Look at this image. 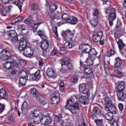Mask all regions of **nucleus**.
Segmentation results:
<instances>
[{
	"label": "nucleus",
	"instance_id": "obj_1",
	"mask_svg": "<svg viewBox=\"0 0 126 126\" xmlns=\"http://www.w3.org/2000/svg\"><path fill=\"white\" fill-rule=\"evenodd\" d=\"M78 53L80 57L83 56V54H89L88 58L86 60L87 65L91 66L93 65V62L95 61L98 56V52L94 48L91 49V46L89 44H82L79 47Z\"/></svg>",
	"mask_w": 126,
	"mask_h": 126
},
{
	"label": "nucleus",
	"instance_id": "obj_2",
	"mask_svg": "<svg viewBox=\"0 0 126 126\" xmlns=\"http://www.w3.org/2000/svg\"><path fill=\"white\" fill-rule=\"evenodd\" d=\"M92 120H94L96 126H106V123L103 119H98V117L102 115V112L98 106H94L91 113Z\"/></svg>",
	"mask_w": 126,
	"mask_h": 126
},
{
	"label": "nucleus",
	"instance_id": "obj_3",
	"mask_svg": "<svg viewBox=\"0 0 126 126\" xmlns=\"http://www.w3.org/2000/svg\"><path fill=\"white\" fill-rule=\"evenodd\" d=\"M62 19L63 21H61L58 23V26H61L63 24H69L71 25H75L78 22V19L76 17H73L69 14L64 13L62 16Z\"/></svg>",
	"mask_w": 126,
	"mask_h": 126
},
{
	"label": "nucleus",
	"instance_id": "obj_4",
	"mask_svg": "<svg viewBox=\"0 0 126 126\" xmlns=\"http://www.w3.org/2000/svg\"><path fill=\"white\" fill-rule=\"evenodd\" d=\"M106 14H109L108 22L110 26L112 27L114 25V21L117 19V13H116V9L115 8L110 7L108 8H105Z\"/></svg>",
	"mask_w": 126,
	"mask_h": 126
},
{
	"label": "nucleus",
	"instance_id": "obj_5",
	"mask_svg": "<svg viewBox=\"0 0 126 126\" xmlns=\"http://www.w3.org/2000/svg\"><path fill=\"white\" fill-rule=\"evenodd\" d=\"M65 108L69 110L72 114L75 115L77 113L76 110L79 109V104L78 103H75L74 99L71 98L66 101Z\"/></svg>",
	"mask_w": 126,
	"mask_h": 126
},
{
	"label": "nucleus",
	"instance_id": "obj_6",
	"mask_svg": "<svg viewBox=\"0 0 126 126\" xmlns=\"http://www.w3.org/2000/svg\"><path fill=\"white\" fill-rule=\"evenodd\" d=\"M80 65L81 66V69L83 71L84 74H86V75H91L90 78H93L94 77V75H93V70L91 68V66L84 64L81 62H80Z\"/></svg>",
	"mask_w": 126,
	"mask_h": 126
},
{
	"label": "nucleus",
	"instance_id": "obj_7",
	"mask_svg": "<svg viewBox=\"0 0 126 126\" xmlns=\"http://www.w3.org/2000/svg\"><path fill=\"white\" fill-rule=\"evenodd\" d=\"M61 35L63 37L64 41H72L74 37V32L67 30L65 31H63Z\"/></svg>",
	"mask_w": 126,
	"mask_h": 126
},
{
	"label": "nucleus",
	"instance_id": "obj_8",
	"mask_svg": "<svg viewBox=\"0 0 126 126\" xmlns=\"http://www.w3.org/2000/svg\"><path fill=\"white\" fill-rule=\"evenodd\" d=\"M103 32H99L94 34L93 35V40L94 42H95V43L99 42V44L101 45V46L104 45L105 42H104V38H103Z\"/></svg>",
	"mask_w": 126,
	"mask_h": 126
},
{
	"label": "nucleus",
	"instance_id": "obj_9",
	"mask_svg": "<svg viewBox=\"0 0 126 126\" xmlns=\"http://www.w3.org/2000/svg\"><path fill=\"white\" fill-rule=\"evenodd\" d=\"M81 96H80L78 98V101L81 104H83V105H88L89 104V102H90V99H89V97H90V92H88L86 94H83Z\"/></svg>",
	"mask_w": 126,
	"mask_h": 126
},
{
	"label": "nucleus",
	"instance_id": "obj_10",
	"mask_svg": "<svg viewBox=\"0 0 126 126\" xmlns=\"http://www.w3.org/2000/svg\"><path fill=\"white\" fill-rule=\"evenodd\" d=\"M23 51H24L23 55L24 57H26V58H32V57L34 56L35 48L30 46L25 48Z\"/></svg>",
	"mask_w": 126,
	"mask_h": 126
},
{
	"label": "nucleus",
	"instance_id": "obj_11",
	"mask_svg": "<svg viewBox=\"0 0 126 126\" xmlns=\"http://www.w3.org/2000/svg\"><path fill=\"white\" fill-rule=\"evenodd\" d=\"M0 58L2 61H8L11 58L10 51L3 49L0 53Z\"/></svg>",
	"mask_w": 126,
	"mask_h": 126
},
{
	"label": "nucleus",
	"instance_id": "obj_12",
	"mask_svg": "<svg viewBox=\"0 0 126 126\" xmlns=\"http://www.w3.org/2000/svg\"><path fill=\"white\" fill-rule=\"evenodd\" d=\"M54 95L52 96L51 99L50 103L54 107H56L60 103L61 98H60V94L58 92H54Z\"/></svg>",
	"mask_w": 126,
	"mask_h": 126
},
{
	"label": "nucleus",
	"instance_id": "obj_13",
	"mask_svg": "<svg viewBox=\"0 0 126 126\" xmlns=\"http://www.w3.org/2000/svg\"><path fill=\"white\" fill-rule=\"evenodd\" d=\"M41 77V71L37 70L35 73L30 75V80L31 81H39Z\"/></svg>",
	"mask_w": 126,
	"mask_h": 126
},
{
	"label": "nucleus",
	"instance_id": "obj_14",
	"mask_svg": "<svg viewBox=\"0 0 126 126\" xmlns=\"http://www.w3.org/2000/svg\"><path fill=\"white\" fill-rule=\"evenodd\" d=\"M16 66V61H13L12 62H6L3 64V67L6 69L9 70L12 69Z\"/></svg>",
	"mask_w": 126,
	"mask_h": 126
},
{
	"label": "nucleus",
	"instance_id": "obj_15",
	"mask_svg": "<svg viewBox=\"0 0 126 126\" xmlns=\"http://www.w3.org/2000/svg\"><path fill=\"white\" fill-rule=\"evenodd\" d=\"M40 123L44 125H50L52 123V118L49 115L43 116L40 119Z\"/></svg>",
	"mask_w": 126,
	"mask_h": 126
},
{
	"label": "nucleus",
	"instance_id": "obj_16",
	"mask_svg": "<svg viewBox=\"0 0 126 126\" xmlns=\"http://www.w3.org/2000/svg\"><path fill=\"white\" fill-rule=\"evenodd\" d=\"M102 115L107 121H112L114 119V113L112 112L103 111Z\"/></svg>",
	"mask_w": 126,
	"mask_h": 126
},
{
	"label": "nucleus",
	"instance_id": "obj_17",
	"mask_svg": "<svg viewBox=\"0 0 126 126\" xmlns=\"http://www.w3.org/2000/svg\"><path fill=\"white\" fill-rule=\"evenodd\" d=\"M38 46L41 49V50H48L49 46H50V41L49 40H46V41H41L38 43Z\"/></svg>",
	"mask_w": 126,
	"mask_h": 126
},
{
	"label": "nucleus",
	"instance_id": "obj_18",
	"mask_svg": "<svg viewBox=\"0 0 126 126\" xmlns=\"http://www.w3.org/2000/svg\"><path fill=\"white\" fill-rule=\"evenodd\" d=\"M28 47H27V40L24 39L20 41V46L18 48L20 53H21V52H23V50L26 49V48Z\"/></svg>",
	"mask_w": 126,
	"mask_h": 126
},
{
	"label": "nucleus",
	"instance_id": "obj_19",
	"mask_svg": "<svg viewBox=\"0 0 126 126\" xmlns=\"http://www.w3.org/2000/svg\"><path fill=\"white\" fill-rule=\"evenodd\" d=\"M118 101L124 102L126 100V94L125 92H116Z\"/></svg>",
	"mask_w": 126,
	"mask_h": 126
},
{
	"label": "nucleus",
	"instance_id": "obj_20",
	"mask_svg": "<svg viewBox=\"0 0 126 126\" xmlns=\"http://www.w3.org/2000/svg\"><path fill=\"white\" fill-rule=\"evenodd\" d=\"M30 72L29 70H22L20 71H18V75L20 77H23V78H27L28 79V76H29V74Z\"/></svg>",
	"mask_w": 126,
	"mask_h": 126
},
{
	"label": "nucleus",
	"instance_id": "obj_21",
	"mask_svg": "<svg viewBox=\"0 0 126 126\" xmlns=\"http://www.w3.org/2000/svg\"><path fill=\"white\" fill-rule=\"evenodd\" d=\"M34 98L36 99V100H37L40 104H42V105H45V97L44 96L41 95L40 93L37 94L35 96Z\"/></svg>",
	"mask_w": 126,
	"mask_h": 126
},
{
	"label": "nucleus",
	"instance_id": "obj_22",
	"mask_svg": "<svg viewBox=\"0 0 126 126\" xmlns=\"http://www.w3.org/2000/svg\"><path fill=\"white\" fill-rule=\"evenodd\" d=\"M46 73L49 77H55V75H56L55 70L52 67H48L46 70Z\"/></svg>",
	"mask_w": 126,
	"mask_h": 126
},
{
	"label": "nucleus",
	"instance_id": "obj_23",
	"mask_svg": "<svg viewBox=\"0 0 126 126\" xmlns=\"http://www.w3.org/2000/svg\"><path fill=\"white\" fill-rule=\"evenodd\" d=\"M125 88H126V83L124 82H120L117 86L116 92H124Z\"/></svg>",
	"mask_w": 126,
	"mask_h": 126
},
{
	"label": "nucleus",
	"instance_id": "obj_24",
	"mask_svg": "<svg viewBox=\"0 0 126 126\" xmlns=\"http://www.w3.org/2000/svg\"><path fill=\"white\" fill-rule=\"evenodd\" d=\"M10 10H11V6H6L1 10L2 15L6 16L10 12Z\"/></svg>",
	"mask_w": 126,
	"mask_h": 126
},
{
	"label": "nucleus",
	"instance_id": "obj_25",
	"mask_svg": "<svg viewBox=\"0 0 126 126\" xmlns=\"http://www.w3.org/2000/svg\"><path fill=\"white\" fill-rule=\"evenodd\" d=\"M79 91L81 92H82L83 94L90 92L89 90H86V84H81L79 86Z\"/></svg>",
	"mask_w": 126,
	"mask_h": 126
},
{
	"label": "nucleus",
	"instance_id": "obj_26",
	"mask_svg": "<svg viewBox=\"0 0 126 126\" xmlns=\"http://www.w3.org/2000/svg\"><path fill=\"white\" fill-rule=\"evenodd\" d=\"M121 66H122V59L120 57H117L115 60L114 67L118 68Z\"/></svg>",
	"mask_w": 126,
	"mask_h": 126
},
{
	"label": "nucleus",
	"instance_id": "obj_27",
	"mask_svg": "<svg viewBox=\"0 0 126 126\" xmlns=\"http://www.w3.org/2000/svg\"><path fill=\"white\" fill-rule=\"evenodd\" d=\"M34 22H35L31 16H29L28 18L25 20V23L27 25H29V26H32V25L34 24Z\"/></svg>",
	"mask_w": 126,
	"mask_h": 126
},
{
	"label": "nucleus",
	"instance_id": "obj_28",
	"mask_svg": "<svg viewBox=\"0 0 126 126\" xmlns=\"http://www.w3.org/2000/svg\"><path fill=\"white\" fill-rule=\"evenodd\" d=\"M27 78L20 77L18 82L19 87H22V86H25L26 85V82H27Z\"/></svg>",
	"mask_w": 126,
	"mask_h": 126
},
{
	"label": "nucleus",
	"instance_id": "obj_29",
	"mask_svg": "<svg viewBox=\"0 0 126 126\" xmlns=\"http://www.w3.org/2000/svg\"><path fill=\"white\" fill-rule=\"evenodd\" d=\"M17 65H20L22 67H24L26 65V61L23 59H17Z\"/></svg>",
	"mask_w": 126,
	"mask_h": 126
},
{
	"label": "nucleus",
	"instance_id": "obj_30",
	"mask_svg": "<svg viewBox=\"0 0 126 126\" xmlns=\"http://www.w3.org/2000/svg\"><path fill=\"white\" fill-rule=\"evenodd\" d=\"M60 62L61 63L62 66H63V65H66L68 63H70V60L69 58L66 57L62 58L60 60Z\"/></svg>",
	"mask_w": 126,
	"mask_h": 126
},
{
	"label": "nucleus",
	"instance_id": "obj_31",
	"mask_svg": "<svg viewBox=\"0 0 126 126\" xmlns=\"http://www.w3.org/2000/svg\"><path fill=\"white\" fill-rule=\"evenodd\" d=\"M117 45H118V47L120 52H122V49H124L125 47H126L125 43H124L123 40L121 39H119L118 41L117 42Z\"/></svg>",
	"mask_w": 126,
	"mask_h": 126
},
{
	"label": "nucleus",
	"instance_id": "obj_32",
	"mask_svg": "<svg viewBox=\"0 0 126 126\" xmlns=\"http://www.w3.org/2000/svg\"><path fill=\"white\" fill-rule=\"evenodd\" d=\"M8 95L7 92L3 89H0V98H5Z\"/></svg>",
	"mask_w": 126,
	"mask_h": 126
},
{
	"label": "nucleus",
	"instance_id": "obj_33",
	"mask_svg": "<svg viewBox=\"0 0 126 126\" xmlns=\"http://www.w3.org/2000/svg\"><path fill=\"white\" fill-rule=\"evenodd\" d=\"M93 16L94 17V18H96L97 20L100 19L101 17L99 16V11L98 9L95 8L93 13Z\"/></svg>",
	"mask_w": 126,
	"mask_h": 126
},
{
	"label": "nucleus",
	"instance_id": "obj_34",
	"mask_svg": "<svg viewBox=\"0 0 126 126\" xmlns=\"http://www.w3.org/2000/svg\"><path fill=\"white\" fill-rule=\"evenodd\" d=\"M55 123H58L59 125L61 126H63L64 122L62 120V118L59 116H56L54 119Z\"/></svg>",
	"mask_w": 126,
	"mask_h": 126
},
{
	"label": "nucleus",
	"instance_id": "obj_35",
	"mask_svg": "<svg viewBox=\"0 0 126 126\" xmlns=\"http://www.w3.org/2000/svg\"><path fill=\"white\" fill-rule=\"evenodd\" d=\"M90 23L92 26V27H96L98 24V21H97V19L96 18H94L92 20H90Z\"/></svg>",
	"mask_w": 126,
	"mask_h": 126
},
{
	"label": "nucleus",
	"instance_id": "obj_36",
	"mask_svg": "<svg viewBox=\"0 0 126 126\" xmlns=\"http://www.w3.org/2000/svg\"><path fill=\"white\" fill-rule=\"evenodd\" d=\"M109 112L110 113H112L113 114L117 113V109L116 108V106L114 104H110L109 105Z\"/></svg>",
	"mask_w": 126,
	"mask_h": 126
},
{
	"label": "nucleus",
	"instance_id": "obj_37",
	"mask_svg": "<svg viewBox=\"0 0 126 126\" xmlns=\"http://www.w3.org/2000/svg\"><path fill=\"white\" fill-rule=\"evenodd\" d=\"M42 32V31H38V35L41 38V39L43 40V41H49L48 40V37H47V35H46V34L44 33H40V32Z\"/></svg>",
	"mask_w": 126,
	"mask_h": 126
},
{
	"label": "nucleus",
	"instance_id": "obj_38",
	"mask_svg": "<svg viewBox=\"0 0 126 126\" xmlns=\"http://www.w3.org/2000/svg\"><path fill=\"white\" fill-rule=\"evenodd\" d=\"M40 115H41V110L39 109L35 110L32 113V116L33 117H34V118L39 117Z\"/></svg>",
	"mask_w": 126,
	"mask_h": 126
},
{
	"label": "nucleus",
	"instance_id": "obj_39",
	"mask_svg": "<svg viewBox=\"0 0 126 126\" xmlns=\"http://www.w3.org/2000/svg\"><path fill=\"white\" fill-rule=\"evenodd\" d=\"M39 9V6L37 3H32L31 5V11H36Z\"/></svg>",
	"mask_w": 126,
	"mask_h": 126
},
{
	"label": "nucleus",
	"instance_id": "obj_40",
	"mask_svg": "<svg viewBox=\"0 0 126 126\" xmlns=\"http://www.w3.org/2000/svg\"><path fill=\"white\" fill-rule=\"evenodd\" d=\"M17 30L19 32H22V31H24V30H26V26L24 25H18Z\"/></svg>",
	"mask_w": 126,
	"mask_h": 126
},
{
	"label": "nucleus",
	"instance_id": "obj_41",
	"mask_svg": "<svg viewBox=\"0 0 126 126\" xmlns=\"http://www.w3.org/2000/svg\"><path fill=\"white\" fill-rule=\"evenodd\" d=\"M19 2L21 3H18L16 4L17 6H18V8L20 9V12L22 11V5H23V2L25 1V0H18Z\"/></svg>",
	"mask_w": 126,
	"mask_h": 126
},
{
	"label": "nucleus",
	"instance_id": "obj_42",
	"mask_svg": "<svg viewBox=\"0 0 126 126\" xmlns=\"http://www.w3.org/2000/svg\"><path fill=\"white\" fill-rule=\"evenodd\" d=\"M49 9L50 11H56V9H58V5L55 3H52L49 6Z\"/></svg>",
	"mask_w": 126,
	"mask_h": 126
},
{
	"label": "nucleus",
	"instance_id": "obj_43",
	"mask_svg": "<svg viewBox=\"0 0 126 126\" xmlns=\"http://www.w3.org/2000/svg\"><path fill=\"white\" fill-rule=\"evenodd\" d=\"M16 39L17 42H19H19L21 41L24 40V35L21 33L19 34V35L16 34Z\"/></svg>",
	"mask_w": 126,
	"mask_h": 126
},
{
	"label": "nucleus",
	"instance_id": "obj_44",
	"mask_svg": "<svg viewBox=\"0 0 126 126\" xmlns=\"http://www.w3.org/2000/svg\"><path fill=\"white\" fill-rule=\"evenodd\" d=\"M116 54V51L113 49H111L110 51H107L106 53V56L110 58L111 57H113L114 55Z\"/></svg>",
	"mask_w": 126,
	"mask_h": 126
},
{
	"label": "nucleus",
	"instance_id": "obj_45",
	"mask_svg": "<svg viewBox=\"0 0 126 126\" xmlns=\"http://www.w3.org/2000/svg\"><path fill=\"white\" fill-rule=\"evenodd\" d=\"M51 55L54 57H59V51L58 50L56 49L55 48H54L52 51H51Z\"/></svg>",
	"mask_w": 126,
	"mask_h": 126
},
{
	"label": "nucleus",
	"instance_id": "obj_46",
	"mask_svg": "<svg viewBox=\"0 0 126 126\" xmlns=\"http://www.w3.org/2000/svg\"><path fill=\"white\" fill-rule=\"evenodd\" d=\"M70 42V41H67L64 44V46L66 49H70L72 47V44Z\"/></svg>",
	"mask_w": 126,
	"mask_h": 126
},
{
	"label": "nucleus",
	"instance_id": "obj_47",
	"mask_svg": "<svg viewBox=\"0 0 126 126\" xmlns=\"http://www.w3.org/2000/svg\"><path fill=\"white\" fill-rule=\"evenodd\" d=\"M48 16L50 18H55L56 19V17H57V15L55 13L54 11H51L48 13Z\"/></svg>",
	"mask_w": 126,
	"mask_h": 126
},
{
	"label": "nucleus",
	"instance_id": "obj_48",
	"mask_svg": "<svg viewBox=\"0 0 126 126\" xmlns=\"http://www.w3.org/2000/svg\"><path fill=\"white\" fill-rule=\"evenodd\" d=\"M31 94H32L33 96H34V97L36 94L39 93L38 92V91H37V89H36V88H32L31 89Z\"/></svg>",
	"mask_w": 126,
	"mask_h": 126
},
{
	"label": "nucleus",
	"instance_id": "obj_49",
	"mask_svg": "<svg viewBox=\"0 0 126 126\" xmlns=\"http://www.w3.org/2000/svg\"><path fill=\"white\" fill-rule=\"evenodd\" d=\"M41 24H42V23H34L32 26H31V27L33 28V29H34V30H37V29H38V27H39V26L41 25Z\"/></svg>",
	"mask_w": 126,
	"mask_h": 126
},
{
	"label": "nucleus",
	"instance_id": "obj_50",
	"mask_svg": "<svg viewBox=\"0 0 126 126\" xmlns=\"http://www.w3.org/2000/svg\"><path fill=\"white\" fill-rule=\"evenodd\" d=\"M28 106V104H27V101L25 100L22 105V107H21L22 111H23V110H26V109H27Z\"/></svg>",
	"mask_w": 126,
	"mask_h": 126
},
{
	"label": "nucleus",
	"instance_id": "obj_51",
	"mask_svg": "<svg viewBox=\"0 0 126 126\" xmlns=\"http://www.w3.org/2000/svg\"><path fill=\"white\" fill-rule=\"evenodd\" d=\"M60 52L61 55L66 54V49L64 47H60Z\"/></svg>",
	"mask_w": 126,
	"mask_h": 126
},
{
	"label": "nucleus",
	"instance_id": "obj_52",
	"mask_svg": "<svg viewBox=\"0 0 126 126\" xmlns=\"http://www.w3.org/2000/svg\"><path fill=\"white\" fill-rule=\"evenodd\" d=\"M11 37L12 38L11 41L13 43V45H15L16 44V35H15L14 34H12Z\"/></svg>",
	"mask_w": 126,
	"mask_h": 126
},
{
	"label": "nucleus",
	"instance_id": "obj_53",
	"mask_svg": "<svg viewBox=\"0 0 126 126\" xmlns=\"http://www.w3.org/2000/svg\"><path fill=\"white\" fill-rule=\"evenodd\" d=\"M70 81L71 83H76L78 81V78L77 77L70 78Z\"/></svg>",
	"mask_w": 126,
	"mask_h": 126
},
{
	"label": "nucleus",
	"instance_id": "obj_54",
	"mask_svg": "<svg viewBox=\"0 0 126 126\" xmlns=\"http://www.w3.org/2000/svg\"><path fill=\"white\" fill-rule=\"evenodd\" d=\"M43 55L44 58H48L50 55V52L47 51V50H43Z\"/></svg>",
	"mask_w": 126,
	"mask_h": 126
},
{
	"label": "nucleus",
	"instance_id": "obj_55",
	"mask_svg": "<svg viewBox=\"0 0 126 126\" xmlns=\"http://www.w3.org/2000/svg\"><path fill=\"white\" fill-rule=\"evenodd\" d=\"M33 123L38 125V124H40L41 123V118L40 117H36L33 120Z\"/></svg>",
	"mask_w": 126,
	"mask_h": 126
},
{
	"label": "nucleus",
	"instance_id": "obj_56",
	"mask_svg": "<svg viewBox=\"0 0 126 126\" xmlns=\"http://www.w3.org/2000/svg\"><path fill=\"white\" fill-rule=\"evenodd\" d=\"M5 109V105L0 103V114H1Z\"/></svg>",
	"mask_w": 126,
	"mask_h": 126
},
{
	"label": "nucleus",
	"instance_id": "obj_57",
	"mask_svg": "<svg viewBox=\"0 0 126 126\" xmlns=\"http://www.w3.org/2000/svg\"><path fill=\"white\" fill-rule=\"evenodd\" d=\"M103 65L104 66V71L106 73H109V72H110V69H109V67L106 66V63H105V62L103 63Z\"/></svg>",
	"mask_w": 126,
	"mask_h": 126
},
{
	"label": "nucleus",
	"instance_id": "obj_58",
	"mask_svg": "<svg viewBox=\"0 0 126 126\" xmlns=\"http://www.w3.org/2000/svg\"><path fill=\"white\" fill-rule=\"evenodd\" d=\"M66 65L67 66V68L68 70H70V71L71 70H73V65H72V63H70V62Z\"/></svg>",
	"mask_w": 126,
	"mask_h": 126
},
{
	"label": "nucleus",
	"instance_id": "obj_59",
	"mask_svg": "<svg viewBox=\"0 0 126 126\" xmlns=\"http://www.w3.org/2000/svg\"><path fill=\"white\" fill-rule=\"evenodd\" d=\"M105 102L106 103V105H111V98L109 97H106L104 99Z\"/></svg>",
	"mask_w": 126,
	"mask_h": 126
},
{
	"label": "nucleus",
	"instance_id": "obj_60",
	"mask_svg": "<svg viewBox=\"0 0 126 126\" xmlns=\"http://www.w3.org/2000/svg\"><path fill=\"white\" fill-rule=\"evenodd\" d=\"M114 73L116 74H118V75H120V76H124V73L121 72V71L118 70H115L114 71Z\"/></svg>",
	"mask_w": 126,
	"mask_h": 126
},
{
	"label": "nucleus",
	"instance_id": "obj_61",
	"mask_svg": "<svg viewBox=\"0 0 126 126\" xmlns=\"http://www.w3.org/2000/svg\"><path fill=\"white\" fill-rule=\"evenodd\" d=\"M118 107L120 112H123V111H124V104L123 103H119Z\"/></svg>",
	"mask_w": 126,
	"mask_h": 126
},
{
	"label": "nucleus",
	"instance_id": "obj_62",
	"mask_svg": "<svg viewBox=\"0 0 126 126\" xmlns=\"http://www.w3.org/2000/svg\"><path fill=\"white\" fill-rule=\"evenodd\" d=\"M103 112H110V104H106Z\"/></svg>",
	"mask_w": 126,
	"mask_h": 126
},
{
	"label": "nucleus",
	"instance_id": "obj_63",
	"mask_svg": "<svg viewBox=\"0 0 126 126\" xmlns=\"http://www.w3.org/2000/svg\"><path fill=\"white\" fill-rule=\"evenodd\" d=\"M10 1H11V2H12L13 0H2V2L4 4H7L8 3H10Z\"/></svg>",
	"mask_w": 126,
	"mask_h": 126
},
{
	"label": "nucleus",
	"instance_id": "obj_64",
	"mask_svg": "<svg viewBox=\"0 0 126 126\" xmlns=\"http://www.w3.org/2000/svg\"><path fill=\"white\" fill-rule=\"evenodd\" d=\"M111 126H119V124L118 123V122L114 121L111 123Z\"/></svg>",
	"mask_w": 126,
	"mask_h": 126
}]
</instances>
